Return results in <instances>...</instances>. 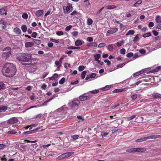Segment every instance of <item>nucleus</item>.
<instances>
[{"instance_id": "nucleus-1", "label": "nucleus", "mask_w": 161, "mask_h": 161, "mask_svg": "<svg viewBox=\"0 0 161 161\" xmlns=\"http://www.w3.org/2000/svg\"><path fill=\"white\" fill-rule=\"evenodd\" d=\"M32 55L27 53H22L18 55L17 59L21 62V64L24 65H27L36 63L37 59L31 58Z\"/></svg>"}, {"instance_id": "nucleus-2", "label": "nucleus", "mask_w": 161, "mask_h": 161, "mask_svg": "<svg viewBox=\"0 0 161 161\" xmlns=\"http://www.w3.org/2000/svg\"><path fill=\"white\" fill-rule=\"evenodd\" d=\"M16 71L15 65L9 63H7L4 64L2 70L3 75L8 77H13L15 75Z\"/></svg>"}, {"instance_id": "nucleus-3", "label": "nucleus", "mask_w": 161, "mask_h": 161, "mask_svg": "<svg viewBox=\"0 0 161 161\" xmlns=\"http://www.w3.org/2000/svg\"><path fill=\"white\" fill-rule=\"evenodd\" d=\"M3 52L2 54V57L5 60L11 55V49L9 47H7L3 49Z\"/></svg>"}, {"instance_id": "nucleus-4", "label": "nucleus", "mask_w": 161, "mask_h": 161, "mask_svg": "<svg viewBox=\"0 0 161 161\" xmlns=\"http://www.w3.org/2000/svg\"><path fill=\"white\" fill-rule=\"evenodd\" d=\"M161 137L160 135H154L148 136L146 137H141L136 140V142H141L147 140L148 139H155L160 138Z\"/></svg>"}, {"instance_id": "nucleus-5", "label": "nucleus", "mask_w": 161, "mask_h": 161, "mask_svg": "<svg viewBox=\"0 0 161 161\" xmlns=\"http://www.w3.org/2000/svg\"><path fill=\"white\" fill-rule=\"evenodd\" d=\"M92 96V95H91L89 93H86L80 96L79 98L80 101H83L90 99Z\"/></svg>"}, {"instance_id": "nucleus-6", "label": "nucleus", "mask_w": 161, "mask_h": 161, "mask_svg": "<svg viewBox=\"0 0 161 161\" xmlns=\"http://www.w3.org/2000/svg\"><path fill=\"white\" fill-rule=\"evenodd\" d=\"M146 151L144 148H132L126 150V152L129 153H134L136 152H143Z\"/></svg>"}, {"instance_id": "nucleus-7", "label": "nucleus", "mask_w": 161, "mask_h": 161, "mask_svg": "<svg viewBox=\"0 0 161 161\" xmlns=\"http://www.w3.org/2000/svg\"><path fill=\"white\" fill-rule=\"evenodd\" d=\"M118 29L117 28H111L109 30L107 31L106 36H108L109 35H112L117 32L118 31Z\"/></svg>"}, {"instance_id": "nucleus-8", "label": "nucleus", "mask_w": 161, "mask_h": 161, "mask_svg": "<svg viewBox=\"0 0 161 161\" xmlns=\"http://www.w3.org/2000/svg\"><path fill=\"white\" fill-rule=\"evenodd\" d=\"M80 101L78 100H75L73 101L71 103V107L72 109H75L78 106L80 103Z\"/></svg>"}, {"instance_id": "nucleus-9", "label": "nucleus", "mask_w": 161, "mask_h": 161, "mask_svg": "<svg viewBox=\"0 0 161 161\" xmlns=\"http://www.w3.org/2000/svg\"><path fill=\"white\" fill-rule=\"evenodd\" d=\"M18 121V119L16 117H12L7 120V123L9 124H12L16 123Z\"/></svg>"}, {"instance_id": "nucleus-10", "label": "nucleus", "mask_w": 161, "mask_h": 161, "mask_svg": "<svg viewBox=\"0 0 161 161\" xmlns=\"http://www.w3.org/2000/svg\"><path fill=\"white\" fill-rule=\"evenodd\" d=\"M134 121L137 123H143L145 122V121L143 120V117L140 116H138L137 117H136L135 119V120Z\"/></svg>"}, {"instance_id": "nucleus-11", "label": "nucleus", "mask_w": 161, "mask_h": 161, "mask_svg": "<svg viewBox=\"0 0 161 161\" xmlns=\"http://www.w3.org/2000/svg\"><path fill=\"white\" fill-rule=\"evenodd\" d=\"M152 97L154 99H161V94L157 93H154L152 94Z\"/></svg>"}, {"instance_id": "nucleus-12", "label": "nucleus", "mask_w": 161, "mask_h": 161, "mask_svg": "<svg viewBox=\"0 0 161 161\" xmlns=\"http://www.w3.org/2000/svg\"><path fill=\"white\" fill-rule=\"evenodd\" d=\"M8 107L6 105L0 106V113L5 112L8 109Z\"/></svg>"}, {"instance_id": "nucleus-13", "label": "nucleus", "mask_w": 161, "mask_h": 161, "mask_svg": "<svg viewBox=\"0 0 161 161\" xmlns=\"http://www.w3.org/2000/svg\"><path fill=\"white\" fill-rule=\"evenodd\" d=\"M7 7H4L0 9V14L3 15L7 14Z\"/></svg>"}, {"instance_id": "nucleus-14", "label": "nucleus", "mask_w": 161, "mask_h": 161, "mask_svg": "<svg viewBox=\"0 0 161 161\" xmlns=\"http://www.w3.org/2000/svg\"><path fill=\"white\" fill-rule=\"evenodd\" d=\"M34 45V43L33 42H28L25 43V46L26 47H31Z\"/></svg>"}, {"instance_id": "nucleus-15", "label": "nucleus", "mask_w": 161, "mask_h": 161, "mask_svg": "<svg viewBox=\"0 0 161 161\" xmlns=\"http://www.w3.org/2000/svg\"><path fill=\"white\" fill-rule=\"evenodd\" d=\"M101 55L99 54H97L94 56L95 60L97 61L98 63H99V59L100 58Z\"/></svg>"}, {"instance_id": "nucleus-16", "label": "nucleus", "mask_w": 161, "mask_h": 161, "mask_svg": "<svg viewBox=\"0 0 161 161\" xmlns=\"http://www.w3.org/2000/svg\"><path fill=\"white\" fill-rule=\"evenodd\" d=\"M43 13V11L42 10H40L37 11L36 13V15L37 17L41 16Z\"/></svg>"}, {"instance_id": "nucleus-17", "label": "nucleus", "mask_w": 161, "mask_h": 161, "mask_svg": "<svg viewBox=\"0 0 161 161\" xmlns=\"http://www.w3.org/2000/svg\"><path fill=\"white\" fill-rule=\"evenodd\" d=\"M47 149L45 148H44L42 149L40 152V154L42 156L44 157L46 155Z\"/></svg>"}, {"instance_id": "nucleus-18", "label": "nucleus", "mask_w": 161, "mask_h": 161, "mask_svg": "<svg viewBox=\"0 0 161 161\" xmlns=\"http://www.w3.org/2000/svg\"><path fill=\"white\" fill-rule=\"evenodd\" d=\"M14 31L16 34H19L21 33V31L20 29L18 27H15L14 29Z\"/></svg>"}, {"instance_id": "nucleus-19", "label": "nucleus", "mask_w": 161, "mask_h": 161, "mask_svg": "<svg viewBox=\"0 0 161 161\" xmlns=\"http://www.w3.org/2000/svg\"><path fill=\"white\" fill-rule=\"evenodd\" d=\"M74 153L73 152H70L64 153L65 158L69 157V156H71Z\"/></svg>"}, {"instance_id": "nucleus-20", "label": "nucleus", "mask_w": 161, "mask_h": 161, "mask_svg": "<svg viewBox=\"0 0 161 161\" xmlns=\"http://www.w3.org/2000/svg\"><path fill=\"white\" fill-rule=\"evenodd\" d=\"M155 21L157 23L161 25V17L159 16H157L155 18Z\"/></svg>"}, {"instance_id": "nucleus-21", "label": "nucleus", "mask_w": 161, "mask_h": 161, "mask_svg": "<svg viewBox=\"0 0 161 161\" xmlns=\"http://www.w3.org/2000/svg\"><path fill=\"white\" fill-rule=\"evenodd\" d=\"M75 46H78L81 45L82 44V42L81 40H77L75 41Z\"/></svg>"}, {"instance_id": "nucleus-22", "label": "nucleus", "mask_w": 161, "mask_h": 161, "mask_svg": "<svg viewBox=\"0 0 161 161\" xmlns=\"http://www.w3.org/2000/svg\"><path fill=\"white\" fill-rule=\"evenodd\" d=\"M136 115H132L130 116H129L126 118V119L127 121H129L130 120H132L134 118H136Z\"/></svg>"}, {"instance_id": "nucleus-23", "label": "nucleus", "mask_w": 161, "mask_h": 161, "mask_svg": "<svg viewBox=\"0 0 161 161\" xmlns=\"http://www.w3.org/2000/svg\"><path fill=\"white\" fill-rule=\"evenodd\" d=\"M144 71V70L142 69V70H141V71H140L138 72H136L134 73L133 74V76L134 77L137 76L138 75L143 73Z\"/></svg>"}, {"instance_id": "nucleus-24", "label": "nucleus", "mask_w": 161, "mask_h": 161, "mask_svg": "<svg viewBox=\"0 0 161 161\" xmlns=\"http://www.w3.org/2000/svg\"><path fill=\"white\" fill-rule=\"evenodd\" d=\"M142 3L141 0L137 1L134 5L133 6L135 7H138Z\"/></svg>"}, {"instance_id": "nucleus-25", "label": "nucleus", "mask_w": 161, "mask_h": 161, "mask_svg": "<svg viewBox=\"0 0 161 161\" xmlns=\"http://www.w3.org/2000/svg\"><path fill=\"white\" fill-rule=\"evenodd\" d=\"M31 39L34 42V44L35 43L37 45H39L41 43V41L40 40L33 38H32Z\"/></svg>"}, {"instance_id": "nucleus-26", "label": "nucleus", "mask_w": 161, "mask_h": 161, "mask_svg": "<svg viewBox=\"0 0 161 161\" xmlns=\"http://www.w3.org/2000/svg\"><path fill=\"white\" fill-rule=\"evenodd\" d=\"M108 50L110 52H112L113 50L114 47L113 45L109 44L107 46Z\"/></svg>"}, {"instance_id": "nucleus-27", "label": "nucleus", "mask_w": 161, "mask_h": 161, "mask_svg": "<svg viewBox=\"0 0 161 161\" xmlns=\"http://www.w3.org/2000/svg\"><path fill=\"white\" fill-rule=\"evenodd\" d=\"M87 25H90L92 24L93 21L90 18H88L87 19Z\"/></svg>"}, {"instance_id": "nucleus-28", "label": "nucleus", "mask_w": 161, "mask_h": 161, "mask_svg": "<svg viewBox=\"0 0 161 161\" xmlns=\"http://www.w3.org/2000/svg\"><path fill=\"white\" fill-rule=\"evenodd\" d=\"M116 7V6L114 5H108L106 6V8L108 9H111L115 8Z\"/></svg>"}, {"instance_id": "nucleus-29", "label": "nucleus", "mask_w": 161, "mask_h": 161, "mask_svg": "<svg viewBox=\"0 0 161 161\" xmlns=\"http://www.w3.org/2000/svg\"><path fill=\"white\" fill-rule=\"evenodd\" d=\"M123 89H117L114 90L113 92V93H117V92H121L123 91Z\"/></svg>"}, {"instance_id": "nucleus-30", "label": "nucleus", "mask_w": 161, "mask_h": 161, "mask_svg": "<svg viewBox=\"0 0 161 161\" xmlns=\"http://www.w3.org/2000/svg\"><path fill=\"white\" fill-rule=\"evenodd\" d=\"M64 154L60 155L57 158H56V160L57 161L59 160H60L65 158L64 156Z\"/></svg>"}, {"instance_id": "nucleus-31", "label": "nucleus", "mask_w": 161, "mask_h": 161, "mask_svg": "<svg viewBox=\"0 0 161 161\" xmlns=\"http://www.w3.org/2000/svg\"><path fill=\"white\" fill-rule=\"evenodd\" d=\"M99 92L98 90H94L92 91H89L88 93H89L91 95L92 94H96Z\"/></svg>"}, {"instance_id": "nucleus-32", "label": "nucleus", "mask_w": 161, "mask_h": 161, "mask_svg": "<svg viewBox=\"0 0 161 161\" xmlns=\"http://www.w3.org/2000/svg\"><path fill=\"white\" fill-rule=\"evenodd\" d=\"M135 31L133 30H129L127 33L126 34V36H127L129 35H133L134 34Z\"/></svg>"}, {"instance_id": "nucleus-33", "label": "nucleus", "mask_w": 161, "mask_h": 161, "mask_svg": "<svg viewBox=\"0 0 161 161\" xmlns=\"http://www.w3.org/2000/svg\"><path fill=\"white\" fill-rule=\"evenodd\" d=\"M111 87V86L110 85H107L104 87H103L101 88L102 91H105L109 89Z\"/></svg>"}, {"instance_id": "nucleus-34", "label": "nucleus", "mask_w": 161, "mask_h": 161, "mask_svg": "<svg viewBox=\"0 0 161 161\" xmlns=\"http://www.w3.org/2000/svg\"><path fill=\"white\" fill-rule=\"evenodd\" d=\"M21 30H22V31L24 32H25L26 31L27 28V27L25 25H23L21 26Z\"/></svg>"}, {"instance_id": "nucleus-35", "label": "nucleus", "mask_w": 161, "mask_h": 161, "mask_svg": "<svg viewBox=\"0 0 161 161\" xmlns=\"http://www.w3.org/2000/svg\"><path fill=\"white\" fill-rule=\"evenodd\" d=\"M139 40V35L137 34L136 36L135 37L134 40L133 42L134 43L138 41V40Z\"/></svg>"}, {"instance_id": "nucleus-36", "label": "nucleus", "mask_w": 161, "mask_h": 161, "mask_svg": "<svg viewBox=\"0 0 161 161\" xmlns=\"http://www.w3.org/2000/svg\"><path fill=\"white\" fill-rule=\"evenodd\" d=\"M86 71H83L81 73V79H84L86 76Z\"/></svg>"}, {"instance_id": "nucleus-37", "label": "nucleus", "mask_w": 161, "mask_h": 161, "mask_svg": "<svg viewBox=\"0 0 161 161\" xmlns=\"http://www.w3.org/2000/svg\"><path fill=\"white\" fill-rule=\"evenodd\" d=\"M70 9V6L69 5L67 6L66 7H65L64 6L63 7V9L64 10L65 9L66 12H68L69 11Z\"/></svg>"}, {"instance_id": "nucleus-38", "label": "nucleus", "mask_w": 161, "mask_h": 161, "mask_svg": "<svg viewBox=\"0 0 161 161\" xmlns=\"http://www.w3.org/2000/svg\"><path fill=\"white\" fill-rule=\"evenodd\" d=\"M108 132L106 133L104 132H101V135L102 137H103L106 136L108 134Z\"/></svg>"}, {"instance_id": "nucleus-39", "label": "nucleus", "mask_w": 161, "mask_h": 161, "mask_svg": "<svg viewBox=\"0 0 161 161\" xmlns=\"http://www.w3.org/2000/svg\"><path fill=\"white\" fill-rule=\"evenodd\" d=\"M125 63H122L121 64H119L117 65V67L118 68H121L125 64Z\"/></svg>"}, {"instance_id": "nucleus-40", "label": "nucleus", "mask_w": 161, "mask_h": 161, "mask_svg": "<svg viewBox=\"0 0 161 161\" xmlns=\"http://www.w3.org/2000/svg\"><path fill=\"white\" fill-rule=\"evenodd\" d=\"M151 35V33L150 32H147L144 34L143 36V37L144 38H146L147 37H148Z\"/></svg>"}, {"instance_id": "nucleus-41", "label": "nucleus", "mask_w": 161, "mask_h": 161, "mask_svg": "<svg viewBox=\"0 0 161 161\" xmlns=\"http://www.w3.org/2000/svg\"><path fill=\"white\" fill-rule=\"evenodd\" d=\"M22 16L23 18L25 19H27L28 17L27 14L26 13H23L22 14Z\"/></svg>"}, {"instance_id": "nucleus-42", "label": "nucleus", "mask_w": 161, "mask_h": 161, "mask_svg": "<svg viewBox=\"0 0 161 161\" xmlns=\"http://www.w3.org/2000/svg\"><path fill=\"white\" fill-rule=\"evenodd\" d=\"M79 136L78 135H74L72 136V138L74 141L77 139L79 137Z\"/></svg>"}, {"instance_id": "nucleus-43", "label": "nucleus", "mask_w": 161, "mask_h": 161, "mask_svg": "<svg viewBox=\"0 0 161 161\" xmlns=\"http://www.w3.org/2000/svg\"><path fill=\"white\" fill-rule=\"evenodd\" d=\"M124 42L123 40H122L120 42H117L116 43V45L118 47H120L124 43Z\"/></svg>"}, {"instance_id": "nucleus-44", "label": "nucleus", "mask_w": 161, "mask_h": 161, "mask_svg": "<svg viewBox=\"0 0 161 161\" xmlns=\"http://www.w3.org/2000/svg\"><path fill=\"white\" fill-rule=\"evenodd\" d=\"M137 97V94H135V95H133L131 96V98L132 100H134L136 99Z\"/></svg>"}, {"instance_id": "nucleus-45", "label": "nucleus", "mask_w": 161, "mask_h": 161, "mask_svg": "<svg viewBox=\"0 0 161 161\" xmlns=\"http://www.w3.org/2000/svg\"><path fill=\"white\" fill-rule=\"evenodd\" d=\"M160 67H157V68L154 69H153L152 70V72L154 73V72H156L159 71V69L160 68Z\"/></svg>"}, {"instance_id": "nucleus-46", "label": "nucleus", "mask_w": 161, "mask_h": 161, "mask_svg": "<svg viewBox=\"0 0 161 161\" xmlns=\"http://www.w3.org/2000/svg\"><path fill=\"white\" fill-rule=\"evenodd\" d=\"M65 79L64 78H62L59 81V84L62 85L64 84L65 81Z\"/></svg>"}, {"instance_id": "nucleus-47", "label": "nucleus", "mask_w": 161, "mask_h": 161, "mask_svg": "<svg viewBox=\"0 0 161 161\" xmlns=\"http://www.w3.org/2000/svg\"><path fill=\"white\" fill-rule=\"evenodd\" d=\"M8 134H16V133L18 134V133L17 132H16L14 130H12L10 131H8Z\"/></svg>"}, {"instance_id": "nucleus-48", "label": "nucleus", "mask_w": 161, "mask_h": 161, "mask_svg": "<svg viewBox=\"0 0 161 161\" xmlns=\"http://www.w3.org/2000/svg\"><path fill=\"white\" fill-rule=\"evenodd\" d=\"M85 69V67L84 66L81 65L79 67L78 69L80 71H82Z\"/></svg>"}, {"instance_id": "nucleus-49", "label": "nucleus", "mask_w": 161, "mask_h": 161, "mask_svg": "<svg viewBox=\"0 0 161 161\" xmlns=\"http://www.w3.org/2000/svg\"><path fill=\"white\" fill-rule=\"evenodd\" d=\"M56 34L58 36H60L63 35V32L62 31H58L56 32Z\"/></svg>"}, {"instance_id": "nucleus-50", "label": "nucleus", "mask_w": 161, "mask_h": 161, "mask_svg": "<svg viewBox=\"0 0 161 161\" xmlns=\"http://www.w3.org/2000/svg\"><path fill=\"white\" fill-rule=\"evenodd\" d=\"M6 147V146L5 145L3 144H0V150L5 148Z\"/></svg>"}, {"instance_id": "nucleus-51", "label": "nucleus", "mask_w": 161, "mask_h": 161, "mask_svg": "<svg viewBox=\"0 0 161 161\" xmlns=\"http://www.w3.org/2000/svg\"><path fill=\"white\" fill-rule=\"evenodd\" d=\"M106 44L104 43H101L99 44L98 45V47H102L105 46Z\"/></svg>"}, {"instance_id": "nucleus-52", "label": "nucleus", "mask_w": 161, "mask_h": 161, "mask_svg": "<svg viewBox=\"0 0 161 161\" xmlns=\"http://www.w3.org/2000/svg\"><path fill=\"white\" fill-rule=\"evenodd\" d=\"M78 32L77 31H74L72 33V35L74 36H78Z\"/></svg>"}, {"instance_id": "nucleus-53", "label": "nucleus", "mask_w": 161, "mask_h": 161, "mask_svg": "<svg viewBox=\"0 0 161 161\" xmlns=\"http://www.w3.org/2000/svg\"><path fill=\"white\" fill-rule=\"evenodd\" d=\"M72 27V25H69L66 27L65 30L66 31H68L70 30V29H71Z\"/></svg>"}, {"instance_id": "nucleus-54", "label": "nucleus", "mask_w": 161, "mask_h": 161, "mask_svg": "<svg viewBox=\"0 0 161 161\" xmlns=\"http://www.w3.org/2000/svg\"><path fill=\"white\" fill-rule=\"evenodd\" d=\"M50 41L52 42L55 43H58L59 42V41L58 40L54 39L53 38H51L50 39Z\"/></svg>"}, {"instance_id": "nucleus-55", "label": "nucleus", "mask_w": 161, "mask_h": 161, "mask_svg": "<svg viewBox=\"0 0 161 161\" xmlns=\"http://www.w3.org/2000/svg\"><path fill=\"white\" fill-rule=\"evenodd\" d=\"M133 53L131 52L128 53L126 55V56L128 58H131L133 56Z\"/></svg>"}, {"instance_id": "nucleus-56", "label": "nucleus", "mask_w": 161, "mask_h": 161, "mask_svg": "<svg viewBox=\"0 0 161 161\" xmlns=\"http://www.w3.org/2000/svg\"><path fill=\"white\" fill-rule=\"evenodd\" d=\"M96 75V74L95 73H92L90 75H89L90 77V78H94L95 77Z\"/></svg>"}, {"instance_id": "nucleus-57", "label": "nucleus", "mask_w": 161, "mask_h": 161, "mask_svg": "<svg viewBox=\"0 0 161 161\" xmlns=\"http://www.w3.org/2000/svg\"><path fill=\"white\" fill-rule=\"evenodd\" d=\"M37 35V33L36 32H34L32 33L31 35V37L35 38L36 37Z\"/></svg>"}, {"instance_id": "nucleus-58", "label": "nucleus", "mask_w": 161, "mask_h": 161, "mask_svg": "<svg viewBox=\"0 0 161 161\" xmlns=\"http://www.w3.org/2000/svg\"><path fill=\"white\" fill-rule=\"evenodd\" d=\"M104 62L105 63H107V64L108 65H110L111 64L110 61L108 59L105 60Z\"/></svg>"}, {"instance_id": "nucleus-59", "label": "nucleus", "mask_w": 161, "mask_h": 161, "mask_svg": "<svg viewBox=\"0 0 161 161\" xmlns=\"http://www.w3.org/2000/svg\"><path fill=\"white\" fill-rule=\"evenodd\" d=\"M154 25V23L152 22H150L148 25V26L149 27H152Z\"/></svg>"}, {"instance_id": "nucleus-60", "label": "nucleus", "mask_w": 161, "mask_h": 161, "mask_svg": "<svg viewBox=\"0 0 161 161\" xmlns=\"http://www.w3.org/2000/svg\"><path fill=\"white\" fill-rule=\"evenodd\" d=\"M93 38L92 37H88L86 39L87 41L89 42H92L93 41Z\"/></svg>"}, {"instance_id": "nucleus-61", "label": "nucleus", "mask_w": 161, "mask_h": 161, "mask_svg": "<svg viewBox=\"0 0 161 161\" xmlns=\"http://www.w3.org/2000/svg\"><path fill=\"white\" fill-rule=\"evenodd\" d=\"M125 50L124 48H122L120 50V53L125 54Z\"/></svg>"}, {"instance_id": "nucleus-62", "label": "nucleus", "mask_w": 161, "mask_h": 161, "mask_svg": "<svg viewBox=\"0 0 161 161\" xmlns=\"http://www.w3.org/2000/svg\"><path fill=\"white\" fill-rule=\"evenodd\" d=\"M152 32L155 36H157L158 34V32L155 30H153Z\"/></svg>"}, {"instance_id": "nucleus-63", "label": "nucleus", "mask_w": 161, "mask_h": 161, "mask_svg": "<svg viewBox=\"0 0 161 161\" xmlns=\"http://www.w3.org/2000/svg\"><path fill=\"white\" fill-rule=\"evenodd\" d=\"M90 45H92L94 47H96L97 46V44L96 42H93L92 43H90Z\"/></svg>"}, {"instance_id": "nucleus-64", "label": "nucleus", "mask_w": 161, "mask_h": 161, "mask_svg": "<svg viewBox=\"0 0 161 161\" xmlns=\"http://www.w3.org/2000/svg\"><path fill=\"white\" fill-rule=\"evenodd\" d=\"M5 157V155H4L3 157L1 158V160L2 161H7V159Z\"/></svg>"}]
</instances>
